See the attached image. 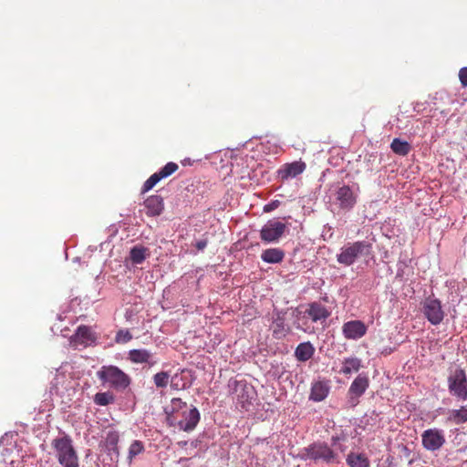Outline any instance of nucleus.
I'll return each mask as SVG.
<instances>
[{
    "instance_id": "7ed1b4c3",
    "label": "nucleus",
    "mask_w": 467,
    "mask_h": 467,
    "mask_svg": "<svg viewBox=\"0 0 467 467\" xmlns=\"http://www.w3.org/2000/svg\"><path fill=\"white\" fill-rule=\"evenodd\" d=\"M52 446L56 450L57 460L61 465L78 467V456L68 436L55 439L52 441Z\"/></svg>"
},
{
    "instance_id": "9b49d317",
    "label": "nucleus",
    "mask_w": 467,
    "mask_h": 467,
    "mask_svg": "<svg viewBox=\"0 0 467 467\" xmlns=\"http://www.w3.org/2000/svg\"><path fill=\"white\" fill-rule=\"evenodd\" d=\"M233 385L234 393L236 395L238 403L243 409H245L246 405L251 404V400L254 399V388L245 381L234 380Z\"/></svg>"
},
{
    "instance_id": "c85d7f7f",
    "label": "nucleus",
    "mask_w": 467,
    "mask_h": 467,
    "mask_svg": "<svg viewBox=\"0 0 467 467\" xmlns=\"http://www.w3.org/2000/svg\"><path fill=\"white\" fill-rule=\"evenodd\" d=\"M115 400L114 395L109 392H99L94 397V402L99 406H107L113 403Z\"/></svg>"
},
{
    "instance_id": "4c0bfd02",
    "label": "nucleus",
    "mask_w": 467,
    "mask_h": 467,
    "mask_svg": "<svg viewBox=\"0 0 467 467\" xmlns=\"http://www.w3.org/2000/svg\"><path fill=\"white\" fill-rule=\"evenodd\" d=\"M338 441H339V437H337V436H333V437L331 438V441H332V444H333V445H337V442Z\"/></svg>"
},
{
    "instance_id": "58836bf2",
    "label": "nucleus",
    "mask_w": 467,
    "mask_h": 467,
    "mask_svg": "<svg viewBox=\"0 0 467 467\" xmlns=\"http://www.w3.org/2000/svg\"><path fill=\"white\" fill-rule=\"evenodd\" d=\"M339 450H340L341 451H345V448H343V447H341V446H340V447H339Z\"/></svg>"
},
{
    "instance_id": "e433bc0d",
    "label": "nucleus",
    "mask_w": 467,
    "mask_h": 467,
    "mask_svg": "<svg viewBox=\"0 0 467 467\" xmlns=\"http://www.w3.org/2000/svg\"><path fill=\"white\" fill-rule=\"evenodd\" d=\"M195 246L198 250H203L207 246V241L200 240L196 243Z\"/></svg>"
},
{
    "instance_id": "f257e3e1",
    "label": "nucleus",
    "mask_w": 467,
    "mask_h": 467,
    "mask_svg": "<svg viewBox=\"0 0 467 467\" xmlns=\"http://www.w3.org/2000/svg\"><path fill=\"white\" fill-rule=\"evenodd\" d=\"M166 413L170 425L177 426L184 431L194 430L200 420L199 410L180 398L171 400L170 410H167Z\"/></svg>"
},
{
    "instance_id": "b1692460",
    "label": "nucleus",
    "mask_w": 467,
    "mask_h": 467,
    "mask_svg": "<svg viewBox=\"0 0 467 467\" xmlns=\"http://www.w3.org/2000/svg\"><path fill=\"white\" fill-rule=\"evenodd\" d=\"M346 462L349 467H369V460L364 453L349 452Z\"/></svg>"
},
{
    "instance_id": "6e6552de",
    "label": "nucleus",
    "mask_w": 467,
    "mask_h": 467,
    "mask_svg": "<svg viewBox=\"0 0 467 467\" xmlns=\"http://www.w3.org/2000/svg\"><path fill=\"white\" fill-rule=\"evenodd\" d=\"M422 311L425 317L432 325H439L444 318V311L441 303L434 297H427L422 304Z\"/></svg>"
},
{
    "instance_id": "473e14b6",
    "label": "nucleus",
    "mask_w": 467,
    "mask_h": 467,
    "mask_svg": "<svg viewBox=\"0 0 467 467\" xmlns=\"http://www.w3.org/2000/svg\"><path fill=\"white\" fill-rule=\"evenodd\" d=\"M132 335L128 329H119L115 336V342L118 344H125L132 339Z\"/></svg>"
},
{
    "instance_id": "4be33fe9",
    "label": "nucleus",
    "mask_w": 467,
    "mask_h": 467,
    "mask_svg": "<svg viewBox=\"0 0 467 467\" xmlns=\"http://www.w3.org/2000/svg\"><path fill=\"white\" fill-rule=\"evenodd\" d=\"M285 253L280 248H268L263 251L261 258L268 264H278L283 261Z\"/></svg>"
},
{
    "instance_id": "2f4dec72",
    "label": "nucleus",
    "mask_w": 467,
    "mask_h": 467,
    "mask_svg": "<svg viewBox=\"0 0 467 467\" xmlns=\"http://www.w3.org/2000/svg\"><path fill=\"white\" fill-rule=\"evenodd\" d=\"M144 451V445L140 441H134L129 449L128 459L131 462L132 459Z\"/></svg>"
},
{
    "instance_id": "f3484780",
    "label": "nucleus",
    "mask_w": 467,
    "mask_h": 467,
    "mask_svg": "<svg viewBox=\"0 0 467 467\" xmlns=\"http://www.w3.org/2000/svg\"><path fill=\"white\" fill-rule=\"evenodd\" d=\"M369 385L368 378L366 375L359 374L351 383L348 394L351 400L353 398L358 399L364 394Z\"/></svg>"
},
{
    "instance_id": "412c9836",
    "label": "nucleus",
    "mask_w": 467,
    "mask_h": 467,
    "mask_svg": "<svg viewBox=\"0 0 467 467\" xmlns=\"http://www.w3.org/2000/svg\"><path fill=\"white\" fill-rule=\"evenodd\" d=\"M329 392V387L327 383L324 381H317L312 385L309 399L319 402L327 398Z\"/></svg>"
},
{
    "instance_id": "393cba45",
    "label": "nucleus",
    "mask_w": 467,
    "mask_h": 467,
    "mask_svg": "<svg viewBox=\"0 0 467 467\" xmlns=\"http://www.w3.org/2000/svg\"><path fill=\"white\" fill-rule=\"evenodd\" d=\"M448 420L457 425L467 422V405L462 406L459 410H451Z\"/></svg>"
},
{
    "instance_id": "9d476101",
    "label": "nucleus",
    "mask_w": 467,
    "mask_h": 467,
    "mask_svg": "<svg viewBox=\"0 0 467 467\" xmlns=\"http://www.w3.org/2000/svg\"><path fill=\"white\" fill-rule=\"evenodd\" d=\"M179 169V166L175 162H168L164 167H162L159 171L153 173L150 176V178L144 182L141 188V193H145L151 190L161 180L165 179L171 176Z\"/></svg>"
},
{
    "instance_id": "72a5a7b5",
    "label": "nucleus",
    "mask_w": 467,
    "mask_h": 467,
    "mask_svg": "<svg viewBox=\"0 0 467 467\" xmlns=\"http://www.w3.org/2000/svg\"><path fill=\"white\" fill-rule=\"evenodd\" d=\"M279 205H280V201H278V200L272 201L264 206V212L270 213V212L277 209L279 207Z\"/></svg>"
},
{
    "instance_id": "a211bd4d",
    "label": "nucleus",
    "mask_w": 467,
    "mask_h": 467,
    "mask_svg": "<svg viewBox=\"0 0 467 467\" xmlns=\"http://www.w3.org/2000/svg\"><path fill=\"white\" fill-rule=\"evenodd\" d=\"M144 205L147 209V214L150 216L160 215L164 208L163 199L160 195H151L148 197Z\"/></svg>"
},
{
    "instance_id": "ea45409f",
    "label": "nucleus",
    "mask_w": 467,
    "mask_h": 467,
    "mask_svg": "<svg viewBox=\"0 0 467 467\" xmlns=\"http://www.w3.org/2000/svg\"><path fill=\"white\" fill-rule=\"evenodd\" d=\"M110 467H117V464L115 463L114 465L110 466Z\"/></svg>"
},
{
    "instance_id": "0eeeda50",
    "label": "nucleus",
    "mask_w": 467,
    "mask_h": 467,
    "mask_svg": "<svg viewBox=\"0 0 467 467\" xmlns=\"http://www.w3.org/2000/svg\"><path fill=\"white\" fill-rule=\"evenodd\" d=\"M286 230V224L277 221H268L260 231V238L265 243H276Z\"/></svg>"
},
{
    "instance_id": "6ab92c4d",
    "label": "nucleus",
    "mask_w": 467,
    "mask_h": 467,
    "mask_svg": "<svg viewBox=\"0 0 467 467\" xmlns=\"http://www.w3.org/2000/svg\"><path fill=\"white\" fill-rule=\"evenodd\" d=\"M128 358L135 364L150 363L152 358V353L145 348L130 349L128 352Z\"/></svg>"
},
{
    "instance_id": "bb28decb",
    "label": "nucleus",
    "mask_w": 467,
    "mask_h": 467,
    "mask_svg": "<svg viewBox=\"0 0 467 467\" xmlns=\"http://www.w3.org/2000/svg\"><path fill=\"white\" fill-rule=\"evenodd\" d=\"M147 248L143 246H134L130 252V258L133 264H141L146 258Z\"/></svg>"
},
{
    "instance_id": "dca6fc26",
    "label": "nucleus",
    "mask_w": 467,
    "mask_h": 467,
    "mask_svg": "<svg viewBox=\"0 0 467 467\" xmlns=\"http://www.w3.org/2000/svg\"><path fill=\"white\" fill-rule=\"evenodd\" d=\"M94 340L95 337L91 332L90 327L87 326H79L76 333L71 337L70 342L77 347L78 345L87 346L89 342Z\"/></svg>"
},
{
    "instance_id": "5701e85b",
    "label": "nucleus",
    "mask_w": 467,
    "mask_h": 467,
    "mask_svg": "<svg viewBox=\"0 0 467 467\" xmlns=\"http://www.w3.org/2000/svg\"><path fill=\"white\" fill-rule=\"evenodd\" d=\"M361 368V360L356 357L346 358L342 362V368L339 373L349 375L353 372H358Z\"/></svg>"
},
{
    "instance_id": "f704fd0d",
    "label": "nucleus",
    "mask_w": 467,
    "mask_h": 467,
    "mask_svg": "<svg viewBox=\"0 0 467 467\" xmlns=\"http://www.w3.org/2000/svg\"><path fill=\"white\" fill-rule=\"evenodd\" d=\"M459 79L463 87H467V67H462L460 69Z\"/></svg>"
},
{
    "instance_id": "4468645a",
    "label": "nucleus",
    "mask_w": 467,
    "mask_h": 467,
    "mask_svg": "<svg viewBox=\"0 0 467 467\" xmlns=\"http://www.w3.org/2000/svg\"><path fill=\"white\" fill-rule=\"evenodd\" d=\"M337 201L342 209L349 210L357 202V198L354 195L351 188L348 185H343L337 191Z\"/></svg>"
},
{
    "instance_id": "39448f33",
    "label": "nucleus",
    "mask_w": 467,
    "mask_h": 467,
    "mask_svg": "<svg viewBox=\"0 0 467 467\" xmlns=\"http://www.w3.org/2000/svg\"><path fill=\"white\" fill-rule=\"evenodd\" d=\"M303 458L312 460L316 462H321L327 464L339 462L338 454L334 451L326 442H315L305 449Z\"/></svg>"
},
{
    "instance_id": "7c9ffc66",
    "label": "nucleus",
    "mask_w": 467,
    "mask_h": 467,
    "mask_svg": "<svg viewBox=\"0 0 467 467\" xmlns=\"http://www.w3.org/2000/svg\"><path fill=\"white\" fill-rule=\"evenodd\" d=\"M170 375L167 371H161L153 376V382L157 388H166L170 382Z\"/></svg>"
},
{
    "instance_id": "f03ea898",
    "label": "nucleus",
    "mask_w": 467,
    "mask_h": 467,
    "mask_svg": "<svg viewBox=\"0 0 467 467\" xmlns=\"http://www.w3.org/2000/svg\"><path fill=\"white\" fill-rule=\"evenodd\" d=\"M372 252V244L368 241H356L346 244L337 254V261L344 266H350L362 257Z\"/></svg>"
},
{
    "instance_id": "c9c22d12",
    "label": "nucleus",
    "mask_w": 467,
    "mask_h": 467,
    "mask_svg": "<svg viewBox=\"0 0 467 467\" xmlns=\"http://www.w3.org/2000/svg\"><path fill=\"white\" fill-rule=\"evenodd\" d=\"M177 378H178V375H174L173 377H171L170 379V385H171V388L173 389H176V390H179L181 389H183L184 385H180L179 382L177 381Z\"/></svg>"
},
{
    "instance_id": "aec40b11",
    "label": "nucleus",
    "mask_w": 467,
    "mask_h": 467,
    "mask_svg": "<svg viewBox=\"0 0 467 467\" xmlns=\"http://www.w3.org/2000/svg\"><path fill=\"white\" fill-rule=\"evenodd\" d=\"M314 354L315 348L309 341L300 343L295 350V357L300 362H306L312 358Z\"/></svg>"
},
{
    "instance_id": "1a4fd4ad",
    "label": "nucleus",
    "mask_w": 467,
    "mask_h": 467,
    "mask_svg": "<svg viewBox=\"0 0 467 467\" xmlns=\"http://www.w3.org/2000/svg\"><path fill=\"white\" fill-rule=\"evenodd\" d=\"M421 441L428 451H437L445 443L443 431L439 429H429L422 432Z\"/></svg>"
},
{
    "instance_id": "423d86ee",
    "label": "nucleus",
    "mask_w": 467,
    "mask_h": 467,
    "mask_svg": "<svg viewBox=\"0 0 467 467\" xmlns=\"http://www.w3.org/2000/svg\"><path fill=\"white\" fill-rule=\"evenodd\" d=\"M450 393L461 400H467V377L462 368H456L448 377Z\"/></svg>"
},
{
    "instance_id": "2eb2a0df",
    "label": "nucleus",
    "mask_w": 467,
    "mask_h": 467,
    "mask_svg": "<svg viewBox=\"0 0 467 467\" xmlns=\"http://www.w3.org/2000/svg\"><path fill=\"white\" fill-rule=\"evenodd\" d=\"M305 314L313 322L326 321L330 316L328 309L319 302L310 303Z\"/></svg>"
},
{
    "instance_id": "a878e982",
    "label": "nucleus",
    "mask_w": 467,
    "mask_h": 467,
    "mask_svg": "<svg viewBox=\"0 0 467 467\" xmlns=\"http://www.w3.org/2000/svg\"><path fill=\"white\" fill-rule=\"evenodd\" d=\"M392 151L400 156H406L410 150V145L407 141L394 139L390 144Z\"/></svg>"
},
{
    "instance_id": "c756f323",
    "label": "nucleus",
    "mask_w": 467,
    "mask_h": 467,
    "mask_svg": "<svg viewBox=\"0 0 467 467\" xmlns=\"http://www.w3.org/2000/svg\"><path fill=\"white\" fill-rule=\"evenodd\" d=\"M107 440L109 446V451L111 455V460H115V462H117L119 457V451L118 448L119 438L116 434H110L108 436Z\"/></svg>"
},
{
    "instance_id": "f8f14e48",
    "label": "nucleus",
    "mask_w": 467,
    "mask_h": 467,
    "mask_svg": "<svg viewBox=\"0 0 467 467\" xmlns=\"http://www.w3.org/2000/svg\"><path fill=\"white\" fill-rule=\"evenodd\" d=\"M368 327L361 320H351L343 324L342 334L345 338L358 340L364 337Z\"/></svg>"
},
{
    "instance_id": "cd10ccee",
    "label": "nucleus",
    "mask_w": 467,
    "mask_h": 467,
    "mask_svg": "<svg viewBox=\"0 0 467 467\" xmlns=\"http://www.w3.org/2000/svg\"><path fill=\"white\" fill-rule=\"evenodd\" d=\"M289 328L285 325L284 319L277 317L274 322L273 335L275 338H282L288 333Z\"/></svg>"
},
{
    "instance_id": "20e7f679",
    "label": "nucleus",
    "mask_w": 467,
    "mask_h": 467,
    "mask_svg": "<svg viewBox=\"0 0 467 467\" xmlns=\"http://www.w3.org/2000/svg\"><path fill=\"white\" fill-rule=\"evenodd\" d=\"M99 379L116 389H125L130 384V378L116 366H103L98 371Z\"/></svg>"
},
{
    "instance_id": "ddd939ff",
    "label": "nucleus",
    "mask_w": 467,
    "mask_h": 467,
    "mask_svg": "<svg viewBox=\"0 0 467 467\" xmlns=\"http://www.w3.org/2000/svg\"><path fill=\"white\" fill-rule=\"evenodd\" d=\"M306 164L305 161L299 160L290 163H285L277 171V177L282 181H287L290 178H295L305 171Z\"/></svg>"
}]
</instances>
